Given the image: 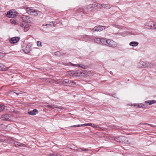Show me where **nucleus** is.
Returning a JSON list of instances; mask_svg holds the SVG:
<instances>
[{
  "instance_id": "nucleus-1",
  "label": "nucleus",
  "mask_w": 156,
  "mask_h": 156,
  "mask_svg": "<svg viewBox=\"0 0 156 156\" xmlns=\"http://www.w3.org/2000/svg\"><path fill=\"white\" fill-rule=\"evenodd\" d=\"M21 18L23 21L20 23V25L24 32H27L29 30L31 26L30 23L31 22L32 18L30 16L24 15L21 16Z\"/></svg>"
},
{
  "instance_id": "nucleus-2",
  "label": "nucleus",
  "mask_w": 156,
  "mask_h": 156,
  "mask_svg": "<svg viewBox=\"0 0 156 156\" xmlns=\"http://www.w3.org/2000/svg\"><path fill=\"white\" fill-rule=\"evenodd\" d=\"M21 18L23 21L20 23V25L24 32H27L29 30L31 26L30 23L31 22L32 18L30 16L24 15L21 16Z\"/></svg>"
},
{
  "instance_id": "nucleus-3",
  "label": "nucleus",
  "mask_w": 156,
  "mask_h": 156,
  "mask_svg": "<svg viewBox=\"0 0 156 156\" xmlns=\"http://www.w3.org/2000/svg\"><path fill=\"white\" fill-rule=\"evenodd\" d=\"M26 11L29 14L32 15L36 16L40 15V12L38 10L34 9L32 7L26 8Z\"/></svg>"
},
{
  "instance_id": "nucleus-4",
  "label": "nucleus",
  "mask_w": 156,
  "mask_h": 156,
  "mask_svg": "<svg viewBox=\"0 0 156 156\" xmlns=\"http://www.w3.org/2000/svg\"><path fill=\"white\" fill-rule=\"evenodd\" d=\"M146 28L152 30H156V21H149L146 26Z\"/></svg>"
},
{
  "instance_id": "nucleus-5",
  "label": "nucleus",
  "mask_w": 156,
  "mask_h": 156,
  "mask_svg": "<svg viewBox=\"0 0 156 156\" xmlns=\"http://www.w3.org/2000/svg\"><path fill=\"white\" fill-rule=\"evenodd\" d=\"M17 12L15 10H13L7 12L6 16L9 18H13L17 16Z\"/></svg>"
},
{
  "instance_id": "nucleus-6",
  "label": "nucleus",
  "mask_w": 156,
  "mask_h": 156,
  "mask_svg": "<svg viewBox=\"0 0 156 156\" xmlns=\"http://www.w3.org/2000/svg\"><path fill=\"white\" fill-rule=\"evenodd\" d=\"M98 5L99 3H95L90 5H88V9L89 8L91 11L98 10L99 9Z\"/></svg>"
},
{
  "instance_id": "nucleus-7",
  "label": "nucleus",
  "mask_w": 156,
  "mask_h": 156,
  "mask_svg": "<svg viewBox=\"0 0 156 156\" xmlns=\"http://www.w3.org/2000/svg\"><path fill=\"white\" fill-rule=\"evenodd\" d=\"M117 45V43L112 40L108 39L107 46L109 47L115 48Z\"/></svg>"
},
{
  "instance_id": "nucleus-8",
  "label": "nucleus",
  "mask_w": 156,
  "mask_h": 156,
  "mask_svg": "<svg viewBox=\"0 0 156 156\" xmlns=\"http://www.w3.org/2000/svg\"><path fill=\"white\" fill-rule=\"evenodd\" d=\"M105 29L104 26H95L92 30L93 32H95L99 31H101Z\"/></svg>"
},
{
  "instance_id": "nucleus-9",
  "label": "nucleus",
  "mask_w": 156,
  "mask_h": 156,
  "mask_svg": "<svg viewBox=\"0 0 156 156\" xmlns=\"http://www.w3.org/2000/svg\"><path fill=\"white\" fill-rule=\"evenodd\" d=\"M62 83L63 84L66 86H72L74 84L73 81L69 80L67 79L63 80L62 81Z\"/></svg>"
},
{
  "instance_id": "nucleus-10",
  "label": "nucleus",
  "mask_w": 156,
  "mask_h": 156,
  "mask_svg": "<svg viewBox=\"0 0 156 156\" xmlns=\"http://www.w3.org/2000/svg\"><path fill=\"white\" fill-rule=\"evenodd\" d=\"M74 73L75 75L77 76H85L87 74V72H85L84 70L77 71Z\"/></svg>"
},
{
  "instance_id": "nucleus-11",
  "label": "nucleus",
  "mask_w": 156,
  "mask_h": 156,
  "mask_svg": "<svg viewBox=\"0 0 156 156\" xmlns=\"http://www.w3.org/2000/svg\"><path fill=\"white\" fill-rule=\"evenodd\" d=\"M45 107L48 108L49 109H50V110H51L52 109H54L55 108H58L61 109H63V107L62 106H58L55 105H46Z\"/></svg>"
},
{
  "instance_id": "nucleus-12",
  "label": "nucleus",
  "mask_w": 156,
  "mask_h": 156,
  "mask_svg": "<svg viewBox=\"0 0 156 156\" xmlns=\"http://www.w3.org/2000/svg\"><path fill=\"white\" fill-rule=\"evenodd\" d=\"M69 64H71L72 66H76L78 67H81L82 68L85 69L86 67V66L83 65L82 64H73L72 63H63V65L65 66H69Z\"/></svg>"
},
{
  "instance_id": "nucleus-13",
  "label": "nucleus",
  "mask_w": 156,
  "mask_h": 156,
  "mask_svg": "<svg viewBox=\"0 0 156 156\" xmlns=\"http://www.w3.org/2000/svg\"><path fill=\"white\" fill-rule=\"evenodd\" d=\"M31 44H28L26 47L23 49V51L25 53L28 54L31 50Z\"/></svg>"
},
{
  "instance_id": "nucleus-14",
  "label": "nucleus",
  "mask_w": 156,
  "mask_h": 156,
  "mask_svg": "<svg viewBox=\"0 0 156 156\" xmlns=\"http://www.w3.org/2000/svg\"><path fill=\"white\" fill-rule=\"evenodd\" d=\"M19 38L18 37H15L11 38L9 41L10 43L14 44L17 43L19 40Z\"/></svg>"
},
{
  "instance_id": "nucleus-15",
  "label": "nucleus",
  "mask_w": 156,
  "mask_h": 156,
  "mask_svg": "<svg viewBox=\"0 0 156 156\" xmlns=\"http://www.w3.org/2000/svg\"><path fill=\"white\" fill-rule=\"evenodd\" d=\"M11 117V115L8 114H6L2 115L1 116V119L3 120L9 121L10 120V118Z\"/></svg>"
},
{
  "instance_id": "nucleus-16",
  "label": "nucleus",
  "mask_w": 156,
  "mask_h": 156,
  "mask_svg": "<svg viewBox=\"0 0 156 156\" xmlns=\"http://www.w3.org/2000/svg\"><path fill=\"white\" fill-rule=\"evenodd\" d=\"M99 9H101L102 8H104L106 9H109L110 8L109 5L105 4H99Z\"/></svg>"
},
{
  "instance_id": "nucleus-17",
  "label": "nucleus",
  "mask_w": 156,
  "mask_h": 156,
  "mask_svg": "<svg viewBox=\"0 0 156 156\" xmlns=\"http://www.w3.org/2000/svg\"><path fill=\"white\" fill-rule=\"evenodd\" d=\"M122 140L121 141V143H124L125 144H129L130 143L128 140V138L124 136H121V137Z\"/></svg>"
},
{
  "instance_id": "nucleus-18",
  "label": "nucleus",
  "mask_w": 156,
  "mask_h": 156,
  "mask_svg": "<svg viewBox=\"0 0 156 156\" xmlns=\"http://www.w3.org/2000/svg\"><path fill=\"white\" fill-rule=\"evenodd\" d=\"M38 112V110L36 109H34L28 112V114L32 115H34L37 114Z\"/></svg>"
},
{
  "instance_id": "nucleus-19",
  "label": "nucleus",
  "mask_w": 156,
  "mask_h": 156,
  "mask_svg": "<svg viewBox=\"0 0 156 156\" xmlns=\"http://www.w3.org/2000/svg\"><path fill=\"white\" fill-rule=\"evenodd\" d=\"M43 26H45L48 28H50L52 26H54V23L53 22H48V23L45 25L43 24L42 25Z\"/></svg>"
},
{
  "instance_id": "nucleus-20",
  "label": "nucleus",
  "mask_w": 156,
  "mask_h": 156,
  "mask_svg": "<svg viewBox=\"0 0 156 156\" xmlns=\"http://www.w3.org/2000/svg\"><path fill=\"white\" fill-rule=\"evenodd\" d=\"M156 102V101L154 100H148L145 101V103L147 105H150L155 103Z\"/></svg>"
},
{
  "instance_id": "nucleus-21",
  "label": "nucleus",
  "mask_w": 156,
  "mask_h": 156,
  "mask_svg": "<svg viewBox=\"0 0 156 156\" xmlns=\"http://www.w3.org/2000/svg\"><path fill=\"white\" fill-rule=\"evenodd\" d=\"M108 39H107L101 38L100 44L107 46Z\"/></svg>"
},
{
  "instance_id": "nucleus-22",
  "label": "nucleus",
  "mask_w": 156,
  "mask_h": 156,
  "mask_svg": "<svg viewBox=\"0 0 156 156\" xmlns=\"http://www.w3.org/2000/svg\"><path fill=\"white\" fill-rule=\"evenodd\" d=\"M145 62H140L138 64V66L141 68H145Z\"/></svg>"
},
{
  "instance_id": "nucleus-23",
  "label": "nucleus",
  "mask_w": 156,
  "mask_h": 156,
  "mask_svg": "<svg viewBox=\"0 0 156 156\" xmlns=\"http://www.w3.org/2000/svg\"><path fill=\"white\" fill-rule=\"evenodd\" d=\"M8 68L6 67L2 64L0 63V71H4L7 70Z\"/></svg>"
},
{
  "instance_id": "nucleus-24",
  "label": "nucleus",
  "mask_w": 156,
  "mask_h": 156,
  "mask_svg": "<svg viewBox=\"0 0 156 156\" xmlns=\"http://www.w3.org/2000/svg\"><path fill=\"white\" fill-rule=\"evenodd\" d=\"M101 38L98 37H95L94 38V40L95 42L97 43L100 44Z\"/></svg>"
},
{
  "instance_id": "nucleus-25",
  "label": "nucleus",
  "mask_w": 156,
  "mask_h": 156,
  "mask_svg": "<svg viewBox=\"0 0 156 156\" xmlns=\"http://www.w3.org/2000/svg\"><path fill=\"white\" fill-rule=\"evenodd\" d=\"M121 136H117L115 137L114 138V139L116 141L121 143V141L122 140L121 139Z\"/></svg>"
},
{
  "instance_id": "nucleus-26",
  "label": "nucleus",
  "mask_w": 156,
  "mask_h": 156,
  "mask_svg": "<svg viewBox=\"0 0 156 156\" xmlns=\"http://www.w3.org/2000/svg\"><path fill=\"white\" fill-rule=\"evenodd\" d=\"M138 43L137 42L132 41L130 43L129 45L133 47L136 46L138 45Z\"/></svg>"
},
{
  "instance_id": "nucleus-27",
  "label": "nucleus",
  "mask_w": 156,
  "mask_h": 156,
  "mask_svg": "<svg viewBox=\"0 0 156 156\" xmlns=\"http://www.w3.org/2000/svg\"><path fill=\"white\" fill-rule=\"evenodd\" d=\"M14 144L17 147H18L19 146H22L23 144L18 142H15Z\"/></svg>"
},
{
  "instance_id": "nucleus-28",
  "label": "nucleus",
  "mask_w": 156,
  "mask_h": 156,
  "mask_svg": "<svg viewBox=\"0 0 156 156\" xmlns=\"http://www.w3.org/2000/svg\"><path fill=\"white\" fill-rule=\"evenodd\" d=\"M134 107L137 106L139 107V108H145V105L142 104H135L134 105Z\"/></svg>"
},
{
  "instance_id": "nucleus-29",
  "label": "nucleus",
  "mask_w": 156,
  "mask_h": 156,
  "mask_svg": "<svg viewBox=\"0 0 156 156\" xmlns=\"http://www.w3.org/2000/svg\"><path fill=\"white\" fill-rule=\"evenodd\" d=\"M145 67H150L151 68L152 67V64L149 62H145Z\"/></svg>"
},
{
  "instance_id": "nucleus-30",
  "label": "nucleus",
  "mask_w": 156,
  "mask_h": 156,
  "mask_svg": "<svg viewBox=\"0 0 156 156\" xmlns=\"http://www.w3.org/2000/svg\"><path fill=\"white\" fill-rule=\"evenodd\" d=\"M88 126H90L93 128H98V125H95V124L93 123H88Z\"/></svg>"
},
{
  "instance_id": "nucleus-31",
  "label": "nucleus",
  "mask_w": 156,
  "mask_h": 156,
  "mask_svg": "<svg viewBox=\"0 0 156 156\" xmlns=\"http://www.w3.org/2000/svg\"><path fill=\"white\" fill-rule=\"evenodd\" d=\"M88 125V124H84L83 125H75L74 126H71V127H79L81 126H87Z\"/></svg>"
},
{
  "instance_id": "nucleus-32",
  "label": "nucleus",
  "mask_w": 156,
  "mask_h": 156,
  "mask_svg": "<svg viewBox=\"0 0 156 156\" xmlns=\"http://www.w3.org/2000/svg\"><path fill=\"white\" fill-rule=\"evenodd\" d=\"M55 55L58 56H60L62 55L63 54L60 51H57L55 52Z\"/></svg>"
},
{
  "instance_id": "nucleus-33",
  "label": "nucleus",
  "mask_w": 156,
  "mask_h": 156,
  "mask_svg": "<svg viewBox=\"0 0 156 156\" xmlns=\"http://www.w3.org/2000/svg\"><path fill=\"white\" fill-rule=\"evenodd\" d=\"M5 106L4 105H0V112L3 111L5 109Z\"/></svg>"
},
{
  "instance_id": "nucleus-34",
  "label": "nucleus",
  "mask_w": 156,
  "mask_h": 156,
  "mask_svg": "<svg viewBox=\"0 0 156 156\" xmlns=\"http://www.w3.org/2000/svg\"><path fill=\"white\" fill-rule=\"evenodd\" d=\"M74 72H69L68 73V75L69 76V77H72L73 75V74H74Z\"/></svg>"
},
{
  "instance_id": "nucleus-35",
  "label": "nucleus",
  "mask_w": 156,
  "mask_h": 156,
  "mask_svg": "<svg viewBox=\"0 0 156 156\" xmlns=\"http://www.w3.org/2000/svg\"><path fill=\"white\" fill-rule=\"evenodd\" d=\"M37 45L38 46L41 47L42 45L40 41H38L37 42Z\"/></svg>"
},
{
  "instance_id": "nucleus-36",
  "label": "nucleus",
  "mask_w": 156,
  "mask_h": 156,
  "mask_svg": "<svg viewBox=\"0 0 156 156\" xmlns=\"http://www.w3.org/2000/svg\"><path fill=\"white\" fill-rule=\"evenodd\" d=\"M94 73L93 72L91 71H88V76L93 75Z\"/></svg>"
},
{
  "instance_id": "nucleus-37",
  "label": "nucleus",
  "mask_w": 156,
  "mask_h": 156,
  "mask_svg": "<svg viewBox=\"0 0 156 156\" xmlns=\"http://www.w3.org/2000/svg\"><path fill=\"white\" fill-rule=\"evenodd\" d=\"M113 26L115 27H116L118 28H120L121 27V26L119 25L114 24L113 25Z\"/></svg>"
},
{
  "instance_id": "nucleus-38",
  "label": "nucleus",
  "mask_w": 156,
  "mask_h": 156,
  "mask_svg": "<svg viewBox=\"0 0 156 156\" xmlns=\"http://www.w3.org/2000/svg\"><path fill=\"white\" fill-rule=\"evenodd\" d=\"M11 23L12 24H14L15 25L16 24V22L14 20H11Z\"/></svg>"
},
{
  "instance_id": "nucleus-39",
  "label": "nucleus",
  "mask_w": 156,
  "mask_h": 156,
  "mask_svg": "<svg viewBox=\"0 0 156 156\" xmlns=\"http://www.w3.org/2000/svg\"><path fill=\"white\" fill-rule=\"evenodd\" d=\"M78 151H87V150L86 149H83L82 148H79V149Z\"/></svg>"
},
{
  "instance_id": "nucleus-40",
  "label": "nucleus",
  "mask_w": 156,
  "mask_h": 156,
  "mask_svg": "<svg viewBox=\"0 0 156 156\" xmlns=\"http://www.w3.org/2000/svg\"><path fill=\"white\" fill-rule=\"evenodd\" d=\"M84 10V8H82L81 9H78V11L79 12H82V11H83Z\"/></svg>"
},
{
  "instance_id": "nucleus-41",
  "label": "nucleus",
  "mask_w": 156,
  "mask_h": 156,
  "mask_svg": "<svg viewBox=\"0 0 156 156\" xmlns=\"http://www.w3.org/2000/svg\"><path fill=\"white\" fill-rule=\"evenodd\" d=\"M145 125H150L151 126H152V127H156V126H155V125H152V124H148V123H145Z\"/></svg>"
},
{
  "instance_id": "nucleus-42",
  "label": "nucleus",
  "mask_w": 156,
  "mask_h": 156,
  "mask_svg": "<svg viewBox=\"0 0 156 156\" xmlns=\"http://www.w3.org/2000/svg\"><path fill=\"white\" fill-rule=\"evenodd\" d=\"M112 96L115 98H116V94H114L112 95Z\"/></svg>"
},
{
  "instance_id": "nucleus-43",
  "label": "nucleus",
  "mask_w": 156,
  "mask_h": 156,
  "mask_svg": "<svg viewBox=\"0 0 156 156\" xmlns=\"http://www.w3.org/2000/svg\"><path fill=\"white\" fill-rule=\"evenodd\" d=\"M129 34L130 35H136V34H135L134 33H129Z\"/></svg>"
},
{
  "instance_id": "nucleus-44",
  "label": "nucleus",
  "mask_w": 156,
  "mask_h": 156,
  "mask_svg": "<svg viewBox=\"0 0 156 156\" xmlns=\"http://www.w3.org/2000/svg\"><path fill=\"white\" fill-rule=\"evenodd\" d=\"M16 94H17V95H18V94H19L17 93H16Z\"/></svg>"
},
{
  "instance_id": "nucleus-45",
  "label": "nucleus",
  "mask_w": 156,
  "mask_h": 156,
  "mask_svg": "<svg viewBox=\"0 0 156 156\" xmlns=\"http://www.w3.org/2000/svg\"><path fill=\"white\" fill-rule=\"evenodd\" d=\"M112 72H110V73H111V74H112Z\"/></svg>"
},
{
  "instance_id": "nucleus-46",
  "label": "nucleus",
  "mask_w": 156,
  "mask_h": 156,
  "mask_svg": "<svg viewBox=\"0 0 156 156\" xmlns=\"http://www.w3.org/2000/svg\"><path fill=\"white\" fill-rule=\"evenodd\" d=\"M156 156V155H154V156Z\"/></svg>"
},
{
  "instance_id": "nucleus-47",
  "label": "nucleus",
  "mask_w": 156,
  "mask_h": 156,
  "mask_svg": "<svg viewBox=\"0 0 156 156\" xmlns=\"http://www.w3.org/2000/svg\"><path fill=\"white\" fill-rule=\"evenodd\" d=\"M0 53H1V52H0Z\"/></svg>"
}]
</instances>
